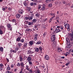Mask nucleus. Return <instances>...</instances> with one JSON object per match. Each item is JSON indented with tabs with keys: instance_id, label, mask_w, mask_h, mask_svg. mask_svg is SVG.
I'll list each match as a JSON object with an SVG mask.
<instances>
[{
	"instance_id": "nucleus-16",
	"label": "nucleus",
	"mask_w": 73,
	"mask_h": 73,
	"mask_svg": "<svg viewBox=\"0 0 73 73\" xmlns=\"http://www.w3.org/2000/svg\"><path fill=\"white\" fill-rule=\"evenodd\" d=\"M62 48H58V51L59 52H61L62 51Z\"/></svg>"
},
{
	"instance_id": "nucleus-55",
	"label": "nucleus",
	"mask_w": 73,
	"mask_h": 73,
	"mask_svg": "<svg viewBox=\"0 0 73 73\" xmlns=\"http://www.w3.org/2000/svg\"><path fill=\"white\" fill-rule=\"evenodd\" d=\"M12 9V8L11 7H9L8 8V10H9V11H11Z\"/></svg>"
},
{
	"instance_id": "nucleus-22",
	"label": "nucleus",
	"mask_w": 73,
	"mask_h": 73,
	"mask_svg": "<svg viewBox=\"0 0 73 73\" xmlns=\"http://www.w3.org/2000/svg\"><path fill=\"white\" fill-rule=\"evenodd\" d=\"M27 60L28 61H31V58L30 56H29L27 58Z\"/></svg>"
},
{
	"instance_id": "nucleus-64",
	"label": "nucleus",
	"mask_w": 73,
	"mask_h": 73,
	"mask_svg": "<svg viewBox=\"0 0 73 73\" xmlns=\"http://www.w3.org/2000/svg\"><path fill=\"white\" fill-rule=\"evenodd\" d=\"M5 73H9V71H7Z\"/></svg>"
},
{
	"instance_id": "nucleus-4",
	"label": "nucleus",
	"mask_w": 73,
	"mask_h": 73,
	"mask_svg": "<svg viewBox=\"0 0 73 73\" xmlns=\"http://www.w3.org/2000/svg\"><path fill=\"white\" fill-rule=\"evenodd\" d=\"M42 7L41 8V9L43 11H44L45 9V7H46V5L44 4H43L42 5Z\"/></svg>"
},
{
	"instance_id": "nucleus-57",
	"label": "nucleus",
	"mask_w": 73,
	"mask_h": 73,
	"mask_svg": "<svg viewBox=\"0 0 73 73\" xmlns=\"http://www.w3.org/2000/svg\"><path fill=\"white\" fill-rule=\"evenodd\" d=\"M13 52L14 53H16V50L15 51V50H13Z\"/></svg>"
},
{
	"instance_id": "nucleus-34",
	"label": "nucleus",
	"mask_w": 73,
	"mask_h": 73,
	"mask_svg": "<svg viewBox=\"0 0 73 73\" xmlns=\"http://www.w3.org/2000/svg\"><path fill=\"white\" fill-rule=\"evenodd\" d=\"M67 48H70V44L67 45Z\"/></svg>"
},
{
	"instance_id": "nucleus-3",
	"label": "nucleus",
	"mask_w": 73,
	"mask_h": 73,
	"mask_svg": "<svg viewBox=\"0 0 73 73\" xmlns=\"http://www.w3.org/2000/svg\"><path fill=\"white\" fill-rule=\"evenodd\" d=\"M37 36H38V34H37L34 35V39L35 41H37Z\"/></svg>"
},
{
	"instance_id": "nucleus-39",
	"label": "nucleus",
	"mask_w": 73,
	"mask_h": 73,
	"mask_svg": "<svg viewBox=\"0 0 73 73\" xmlns=\"http://www.w3.org/2000/svg\"><path fill=\"white\" fill-rule=\"evenodd\" d=\"M52 4H51L50 3L49 4V6H48L49 7H52Z\"/></svg>"
},
{
	"instance_id": "nucleus-47",
	"label": "nucleus",
	"mask_w": 73,
	"mask_h": 73,
	"mask_svg": "<svg viewBox=\"0 0 73 73\" xmlns=\"http://www.w3.org/2000/svg\"><path fill=\"white\" fill-rule=\"evenodd\" d=\"M20 41H21V42H24V39H21Z\"/></svg>"
},
{
	"instance_id": "nucleus-20",
	"label": "nucleus",
	"mask_w": 73,
	"mask_h": 73,
	"mask_svg": "<svg viewBox=\"0 0 73 73\" xmlns=\"http://www.w3.org/2000/svg\"><path fill=\"white\" fill-rule=\"evenodd\" d=\"M29 44L30 45H32L33 44V41H30L29 42Z\"/></svg>"
},
{
	"instance_id": "nucleus-61",
	"label": "nucleus",
	"mask_w": 73,
	"mask_h": 73,
	"mask_svg": "<svg viewBox=\"0 0 73 73\" xmlns=\"http://www.w3.org/2000/svg\"><path fill=\"white\" fill-rule=\"evenodd\" d=\"M40 8H41V6L39 5V6H38V9H40Z\"/></svg>"
},
{
	"instance_id": "nucleus-7",
	"label": "nucleus",
	"mask_w": 73,
	"mask_h": 73,
	"mask_svg": "<svg viewBox=\"0 0 73 73\" xmlns=\"http://www.w3.org/2000/svg\"><path fill=\"white\" fill-rule=\"evenodd\" d=\"M58 29H63V26H59L57 27Z\"/></svg>"
},
{
	"instance_id": "nucleus-18",
	"label": "nucleus",
	"mask_w": 73,
	"mask_h": 73,
	"mask_svg": "<svg viewBox=\"0 0 73 73\" xmlns=\"http://www.w3.org/2000/svg\"><path fill=\"white\" fill-rule=\"evenodd\" d=\"M65 27L66 28H69V25L68 24H66V25H64Z\"/></svg>"
},
{
	"instance_id": "nucleus-41",
	"label": "nucleus",
	"mask_w": 73,
	"mask_h": 73,
	"mask_svg": "<svg viewBox=\"0 0 73 73\" xmlns=\"http://www.w3.org/2000/svg\"><path fill=\"white\" fill-rule=\"evenodd\" d=\"M31 1H35V2H36V3L38 2L37 0H31Z\"/></svg>"
},
{
	"instance_id": "nucleus-24",
	"label": "nucleus",
	"mask_w": 73,
	"mask_h": 73,
	"mask_svg": "<svg viewBox=\"0 0 73 73\" xmlns=\"http://www.w3.org/2000/svg\"><path fill=\"white\" fill-rule=\"evenodd\" d=\"M41 72V71L40 70H38L37 71H35V73H40Z\"/></svg>"
},
{
	"instance_id": "nucleus-58",
	"label": "nucleus",
	"mask_w": 73,
	"mask_h": 73,
	"mask_svg": "<svg viewBox=\"0 0 73 73\" xmlns=\"http://www.w3.org/2000/svg\"><path fill=\"white\" fill-rule=\"evenodd\" d=\"M30 5H31V6H32V5H33V3H31L30 4Z\"/></svg>"
},
{
	"instance_id": "nucleus-45",
	"label": "nucleus",
	"mask_w": 73,
	"mask_h": 73,
	"mask_svg": "<svg viewBox=\"0 0 73 73\" xmlns=\"http://www.w3.org/2000/svg\"><path fill=\"white\" fill-rule=\"evenodd\" d=\"M41 43V42H37L36 43V44H40Z\"/></svg>"
},
{
	"instance_id": "nucleus-27",
	"label": "nucleus",
	"mask_w": 73,
	"mask_h": 73,
	"mask_svg": "<svg viewBox=\"0 0 73 73\" xmlns=\"http://www.w3.org/2000/svg\"><path fill=\"white\" fill-rule=\"evenodd\" d=\"M7 26L8 28H9L11 27V26L10 24H8L7 25Z\"/></svg>"
},
{
	"instance_id": "nucleus-44",
	"label": "nucleus",
	"mask_w": 73,
	"mask_h": 73,
	"mask_svg": "<svg viewBox=\"0 0 73 73\" xmlns=\"http://www.w3.org/2000/svg\"><path fill=\"white\" fill-rule=\"evenodd\" d=\"M35 15H36V16L37 17H38V16L40 15V14L38 13H37Z\"/></svg>"
},
{
	"instance_id": "nucleus-54",
	"label": "nucleus",
	"mask_w": 73,
	"mask_h": 73,
	"mask_svg": "<svg viewBox=\"0 0 73 73\" xmlns=\"http://www.w3.org/2000/svg\"><path fill=\"white\" fill-rule=\"evenodd\" d=\"M63 4H66V2L65 1H63Z\"/></svg>"
},
{
	"instance_id": "nucleus-51",
	"label": "nucleus",
	"mask_w": 73,
	"mask_h": 73,
	"mask_svg": "<svg viewBox=\"0 0 73 73\" xmlns=\"http://www.w3.org/2000/svg\"><path fill=\"white\" fill-rule=\"evenodd\" d=\"M29 64H30V65H31L32 64V62H31L30 61H29Z\"/></svg>"
},
{
	"instance_id": "nucleus-15",
	"label": "nucleus",
	"mask_w": 73,
	"mask_h": 73,
	"mask_svg": "<svg viewBox=\"0 0 73 73\" xmlns=\"http://www.w3.org/2000/svg\"><path fill=\"white\" fill-rule=\"evenodd\" d=\"M60 32V29H56V33H58V32Z\"/></svg>"
},
{
	"instance_id": "nucleus-53",
	"label": "nucleus",
	"mask_w": 73,
	"mask_h": 73,
	"mask_svg": "<svg viewBox=\"0 0 73 73\" xmlns=\"http://www.w3.org/2000/svg\"><path fill=\"white\" fill-rule=\"evenodd\" d=\"M3 68L1 67H0V71H1V70H3Z\"/></svg>"
},
{
	"instance_id": "nucleus-31",
	"label": "nucleus",
	"mask_w": 73,
	"mask_h": 73,
	"mask_svg": "<svg viewBox=\"0 0 73 73\" xmlns=\"http://www.w3.org/2000/svg\"><path fill=\"white\" fill-rule=\"evenodd\" d=\"M0 34L1 35H3V32L0 29Z\"/></svg>"
},
{
	"instance_id": "nucleus-10",
	"label": "nucleus",
	"mask_w": 73,
	"mask_h": 73,
	"mask_svg": "<svg viewBox=\"0 0 73 73\" xmlns=\"http://www.w3.org/2000/svg\"><path fill=\"white\" fill-rule=\"evenodd\" d=\"M11 70V67H9V65H8L7 67L6 68V70Z\"/></svg>"
},
{
	"instance_id": "nucleus-8",
	"label": "nucleus",
	"mask_w": 73,
	"mask_h": 73,
	"mask_svg": "<svg viewBox=\"0 0 73 73\" xmlns=\"http://www.w3.org/2000/svg\"><path fill=\"white\" fill-rule=\"evenodd\" d=\"M34 49L35 50V52H38V51H39V48H37V47H35L34 48Z\"/></svg>"
},
{
	"instance_id": "nucleus-13",
	"label": "nucleus",
	"mask_w": 73,
	"mask_h": 73,
	"mask_svg": "<svg viewBox=\"0 0 73 73\" xmlns=\"http://www.w3.org/2000/svg\"><path fill=\"white\" fill-rule=\"evenodd\" d=\"M34 52H31V50H29L28 51L27 54H32Z\"/></svg>"
},
{
	"instance_id": "nucleus-1",
	"label": "nucleus",
	"mask_w": 73,
	"mask_h": 73,
	"mask_svg": "<svg viewBox=\"0 0 73 73\" xmlns=\"http://www.w3.org/2000/svg\"><path fill=\"white\" fill-rule=\"evenodd\" d=\"M21 70H24V65H25V64H24L23 62H21Z\"/></svg>"
},
{
	"instance_id": "nucleus-36",
	"label": "nucleus",
	"mask_w": 73,
	"mask_h": 73,
	"mask_svg": "<svg viewBox=\"0 0 73 73\" xmlns=\"http://www.w3.org/2000/svg\"><path fill=\"white\" fill-rule=\"evenodd\" d=\"M33 23H36V20L34 19L33 20Z\"/></svg>"
},
{
	"instance_id": "nucleus-25",
	"label": "nucleus",
	"mask_w": 73,
	"mask_h": 73,
	"mask_svg": "<svg viewBox=\"0 0 73 73\" xmlns=\"http://www.w3.org/2000/svg\"><path fill=\"white\" fill-rule=\"evenodd\" d=\"M20 17V14H17L16 15V17H17V18H19Z\"/></svg>"
},
{
	"instance_id": "nucleus-19",
	"label": "nucleus",
	"mask_w": 73,
	"mask_h": 73,
	"mask_svg": "<svg viewBox=\"0 0 73 73\" xmlns=\"http://www.w3.org/2000/svg\"><path fill=\"white\" fill-rule=\"evenodd\" d=\"M12 21L13 23H15V25H16L17 24V23L16 22V20L15 19H13Z\"/></svg>"
},
{
	"instance_id": "nucleus-17",
	"label": "nucleus",
	"mask_w": 73,
	"mask_h": 73,
	"mask_svg": "<svg viewBox=\"0 0 73 73\" xmlns=\"http://www.w3.org/2000/svg\"><path fill=\"white\" fill-rule=\"evenodd\" d=\"M54 17H55V16H54L52 17L51 18H50L49 21V23H50V22L52 21V20L53 19V18H54Z\"/></svg>"
},
{
	"instance_id": "nucleus-63",
	"label": "nucleus",
	"mask_w": 73,
	"mask_h": 73,
	"mask_svg": "<svg viewBox=\"0 0 73 73\" xmlns=\"http://www.w3.org/2000/svg\"><path fill=\"white\" fill-rule=\"evenodd\" d=\"M66 54H67V55H69V52H67L66 53Z\"/></svg>"
},
{
	"instance_id": "nucleus-14",
	"label": "nucleus",
	"mask_w": 73,
	"mask_h": 73,
	"mask_svg": "<svg viewBox=\"0 0 73 73\" xmlns=\"http://www.w3.org/2000/svg\"><path fill=\"white\" fill-rule=\"evenodd\" d=\"M66 42H67V44L68 43H69H69H70V41H69V39L68 38H66Z\"/></svg>"
},
{
	"instance_id": "nucleus-6",
	"label": "nucleus",
	"mask_w": 73,
	"mask_h": 73,
	"mask_svg": "<svg viewBox=\"0 0 73 73\" xmlns=\"http://www.w3.org/2000/svg\"><path fill=\"white\" fill-rule=\"evenodd\" d=\"M19 61L20 62H22L23 61V56L21 55L19 56Z\"/></svg>"
},
{
	"instance_id": "nucleus-33",
	"label": "nucleus",
	"mask_w": 73,
	"mask_h": 73,
	"mask_svg": "<svg viewBox=\"0 0 73 73\" xmlns=\"http://www.w3.org/2000/svg\"><path fill=\"white\" fill-rule=\"evenodd\" d=\"M50 15H51V16H55V13H51L50 14Z\"/></svg>"
},
{
	"instance_id": "nucleus-42",
	"label": "nucleus",
	"mask_w": 73,
	"mask_h": 73,
	"mask_svg": "<svg viewBox=\"0 0 73 73\" xmlns=\"http://www.w3.org/2000/svg\"><path fill=\"white\" fill-rule=\"evenodd\" d=\"M23 4H24L25 6H27V3L25 2L23 3Z\"/></svg>"
},
{
	"instance_id": "nucleus-43",
	"label": "nucleus",
	"mask_w": 73,
	"mask_h": 73,
	"mask_svg": "<svg viewBox=\"0 0 73 73\" xmlns=\"http://www.w3.org/2000/svg\"><path fill=\"white\" fill-rule=\"evenodd\" d=\"M14 64H11V68H13V67H14Z\"/></svg>"
},
{
	"instance_id": "nucleus-56",
	"label": "nucleus",
	"mask_w": 73,
	"mask_h": 73,
	"mask_svg": "<svg viewBox=\"0 0 73 73\" xmlns=\"http://www.w3.org/2000/svg\"><path fill=\"white\" fill-rule=\"evenodd\" d=\"M30 30V29H27L26 31H29Z\"/></svg>"
},
{
	"instance_id": "nucleus-60",
	"label": "nucleus",
	"mask_w": 73,
	"mask_h": 73,
	"mask_svg": "<svg viewBox=\"0 0 73 73\" xmlns=\"http://www.w3.org/2000/svg\"><path fill=\"white\" fill-rule=\"evenodd\" d=\"M25 19H26V20H28V19H29V18H28V17H25Z\"/></svg>"
},
{
	"instance_id": "nucleus-48",
	"label": "nucleus",
	"mask_w": 73,
	"mask_h": 73,
	"mask_svg": "<svg viewBox=\"0 0 73 73\" xmlns=\"http://www.w3.org/2000/svg\"><path fill=\"white\" fill-rule=\"evenodd\" d=\"M71 40H73V35H72L71 38Z\"/></svg>"
},
{
	"instance_id": "nucleus-28",
	"label": "nucleus",
	"mask_w": 73,
	"mask_h": 73,
	"mask_svg": "<svg viewBox=\"0 0 73 73\" xmlns=\"http://www.w3.org/2000/svg\"><path fill=\"white\" fill-rule=\"evenodd\" d=\"M21 38L20 37H18L17 39V41H20L21 40Z\"/></svg>"
},
{
	"instance_id": "nucleus-62",
	"label": "nucleus",
	"mask_w": 73,
	"mask_h": 73,
	"mask_svg": "<svg viewBox=\"0 0 73 73\" xmlns=\"http://www.w3.org/2000/svg\"><path fill=\"white\" fill-rule=\"evenodd\" d=\"M69 63H66V66H68V65H69Z\"/></svg>"
},
{
	"instance_id": "nucleus-23",
	"label": "nucleus",
	"mask_w": 73,
	"mask_h": 73,
	"mask_svg": "<svg viewBox=\"0 0 73 73\" xmlns=\"http://www.w3.org/2000/svg\"><path fill=\"white\" fill-rule=\"evenodd\" d=\"M21 43H19L18 44V46L19 48H20L21 46Z\"/></svg>"
},
{
	"instance_id": "nucleus-37",
	"label": "nucleus",
	"mask_w": 73,
	"mask_h": 73,
	"mask_svg": "<svg viewBox=\"0 0 73 73\" xmlns=\"http://www.w3.org/2000/svg\"><path fill=\"white\" fill-rule=\"evenodd\" d=\"M29 66H26V69H27V70H29Z\"/></svg>"
},
{
	"instance_id": "nucleus-2",
	"label": "nucleus",
	"mask_w": 73,
	"mask_h": 73,
	"mask_svg": "<svg viewBox=\"0 0 73 73\" xmlns=\"http://www.w3.org/2000/svg\"><path fill=\"white\" fill-rule=\"evenodd\" d=\"M51 41H52V42H53L54 41H55L56 40V37H55V35H52L51 37Z\"/></svg>"
},
{
	"instance_id": "nucleus-50",
	"label": "nucleus",
	"mask_w": 73,
	"mask_h": 73,
	"mask_svg": "<svg viewBox=\"0 0 73 73\" xmlns=\"http://www.w3.org/2000/svg\"><path fill=\"white\" fill-rule=\"evenodd\" d=\"M0 66L1 67H3V64H0Z\"/></svg>"
},
{
	"instance_id": "nucleus-52",
	"label": "nucleus",
	"mask_w": 73,
	"mask_h": 73,
	"mask_svg": "<svg viewBox=\"0 0 73 73\" xmlns=\"http://www.w3.org/2000/svg\"><path fill=\"white\" fill-rule=\"evenodd\" d=\"M2 9L3 11H5V8H2Z\"/></svg>"
},
{
	"instance_id": "nucleus-21",
	"label": "nucleus",
	"mask_w": 73,
	"mask_h": 73,
	"mask_svg": "<svg viewBox=\"0 0 73 73\" xmlns=\"http://www.w3.org/2000/svg\"><path fill=\"white\" fill-rule=\"evenodd\" d=\"M27 11H31V9L30 8V7H27Z\"/></svg>"
},
{
	"instance_id": "nucleus-49",
	"label": "nucleus",
	"mask_w": 73,
	"mask_h": 73,
	"mask_svg": "<svg viewBox=\"0 0 73 73\" xmlns=\"http://www.w3.org/2000/svg\"><path fill=\"white\" fill-rule=\"evenodd\" d=\"M66 29H67L68 31H70V28H69V27L67 28Z\"/></svg>"
},
{
	"instance_id": "nucleus-11",
	"label": "nucleus",
	"mask_w": 73,
	"mask_h": 73,
	"mask_svg": "<svg viewBox=\"0 0 73 73\" xmlns=\"http://www.w3.org/2000/svg\"><path fill=\"white\" fill-rule=\"evenodd\" d=\"M18 11L20 14H21V13H23L24 12V11L22 9L19 10Z\"/></svg>"
},
{
	"instance_id": "nucleus-26",
	"label": "nucleus",
	"mask_w": 73,
	"mask_h": 73,
	"mask_svg": "<svg viewBox=\"0 0 73 73\" xmlns=\"http://www.w3.org/2000/svg\"><path fill=\"white\" fill-rule=\"evenodd\" d=\"M33 16V14H31V16L29 18V19H30V20H32V19H33V18L32 17Z\"/></svg>"
},
{
	"instance_id": "nucleus-29",
	"label": "nucleus",
	"mask_w": 73,
	"mask_h": 73,
	"mask_svg": "<svg viewBox=\"0 0 73 73\" xmlns=\"http://www.w3.org/2000/svg\"><path fill=\"white\" fill-rule=\"evenodd\" d=\"M18 50H19V47H17L15 48V50L16 52H17Z\"/></svg>"
},
{
	"instance_id": "nucleus-59",
	"label": "nucleus",
	"mask_w": 73,
	"mask_h": 73,
	"mask_svg": "<svg viewBox=\"0 0 73 73\" xmlns=\"http://www.w3.org/2000/svg\"><path fill=\"white\" fill-rule=\"evenodd\" d=\"M61 58H62V59H64L65 58V57H64V56H62V57H61Z\"/></svg>"
},
{
	"instance_id": "nucleus-30",
	"label": "nucleus",
	"mask_w": 73,
	"mask_h": 73,
	"mask_svg": "<svg viewBox=\"0 0 73 73\" xmlns=\"http://www.w3.org/2000/svg\"><path fill=\"white\" fill-rule=\"evenodd\" d=\"M0 50L1 52H3V48L2 47L0 48Z\"/></svg>"
},
{
	"instance_id": "nucleus-35",
	"label": "nucleus",
	"mask_w": 73,
	"mask_h": 73,
	"mask_svg": "<svg viewBox=\"0 0 73 73\" xmlns=\"http://www.w3.org/2000/svg\"><path fill=\"white\" fill-rule=\"evenodd\" d=\"M39 48L40 50V51H42V47H41V46L39 47Z\"/></svg>"
},
{
	"instance_id": "nucleus-9",
	"label": "nucleus",
	"mask_w": 73,
	"mask_h": 73,
	"mask_svg": "<svg viewBox=\"0 0 73 73\" xmlns=\"http://www.w3.org/2000/svg\"><path fill=\"white\" fill-rule=\"evenodd\" d=\"M45 58L46 60H48L49 59V56H48V55H46L45 56Z\"/></svg>"
},
{
	"instance_id": "nucleus-40",
	"label": "nucleus",
	"mask_w": 73,
	"mask_h": 73,
	"mask_svg": "<svg viewBox=\"0 0 73 73\" xmlns=\"http://www.w3.org/2000/svg\"><path fill=\"white\" fill-rule=\"evenodd\" d=\"M39 26L40 25H36L35 26V28H39Z\"/></svg>"
},
{
	"instance_id": "nucleus-32",
	"label": "nucleus",
	"mask_w": 73,
	"mask_h": 73,
	"mask_svg": "<svg viewBox=\"0 0 73 73\" xmlns=\"http://www.w3.org/2000/svg\"><path fill=\"white\" fill-rule=\"evenodd\" d=\"M21 63H20L19 62H18L17 64V66H20Z\"/></svg>"
},
{
	"instance_id": "nucleus-12",
	"label": "nucleus",
	"mask_w": 73,
	"mask_h": 73,
	"mask_svg": "<svg viewBox=\"0 0 73 73\" xmlns=\"http://www.w3.org/2000/svg\"><path fill=\"white\" fill-rule=\"evenodd\" d=\"M27 45H28L27 42L24 43L23 45V47L25 48H27Z\"/></svg>"
},
{
	"instance_id": "nucleus-5",
	"label": "nucleus",
	"mask_w": 73,
	"mask_h": 73,
	"mask_svg": "<svg viewBox=\"0 0 73 73\" xmlns=\"http://www.w3.org/2000/svg\"><path fill=\"white\" fill-rule=\"evenodd\" d=\"M51 44L53 46H56L57 45V42H56L55 41H54L52 42Z\"/></svg>"
},
{
	"instance_id": "nucleus-46",
	"label": "nucleus",
	"mask_w": 73,
	"mask_h": 73,
	"mask_svg": "<svg viewBox=\"0 0 73 73\" xmlns=\"http://www.w3.org/2000/svg\"><path fill=\"white\" fill-rule=\"evenodd\" d=\"M32 72H33V71H32V70H30L29 71V73H32Z\"/></svg>"
},
{
	"instance_id": "nucleus-38",
	"label": "nucleus",
	"mask_w": 73,
	"mask_h": 73,
	"mask_svg": "<svg viewBox=\"0 0 73 73\" xmlns=\"http://www.w3.org/2000/svg\"><path fill=\"white\" fill-rule=\"evenodd\" d=\"M28 24L29 25H32V23L29 22L28 23Z\"/></svg>"
}]
</instances>
